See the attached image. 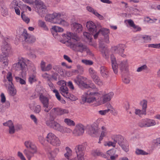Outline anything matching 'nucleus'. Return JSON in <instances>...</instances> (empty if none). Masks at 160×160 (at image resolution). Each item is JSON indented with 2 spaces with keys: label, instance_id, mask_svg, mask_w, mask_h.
<instances>
[{
  "label": "nucleus",
  "instance_id": "27",
  "mask_svg": "<svg viewBox=\"0 0 160 160\" xmlns=\"http://www.w3.org/2000/svg\"><path fill=\"white\" fill-rule=\"evenodd\" d=\"M87 9L88 11L94 14L100 19H103V16L99 14L96 10H94L92 7L88 6L87 7Z\"/></svg>",
  "mask_w": 160,
  "mask_h": 160
},
{
  "label": "nucleus",
  "instance_id": "26",
  "mask_svg": "<svg viewBox=\"0 0 160 160\" xmlns=\"http://www.w3.org/2000/svg\"><path fill=\"white\" fill-rule=\"evenodd\" d=\"M37 152V150L35 151L33 150H31L30 149H25L23 150L24 154L26 156L28 159H31V158L33 156L34 154Z\"/></svg>",
  "mask_w": 160,
  "mask_h": 160
},
{
  "label": "nucleus",
  "instance_id": "44",
  "mask_svg": "<svg viewBox=\"0 0 160 160\" xmlns=\"http://www.w3.org/2000/svg\"><path fill=\"white\" fill-rule=\"evenodd\" d=\"M21 18L23 20L27 23H28L29 22V18L23 12H21Z\"/></svg>",
  "mask_w": 160,
  "mask_h": 160
},
{
  "label": "nucleus",
  "instance_id": "51",
  "mask_svg": "<svg viewBox=\"0 0 160 160\" xmlns=\"http://www.w3.org/2000/svg\"><path fill=\"white\" fill-rule=\"evenodd\" d=\"M148 47L149 48L160 49V43L149 44Z\"/></svg>",
  "mask_w": 160,
  "mask_h": 160
},
{
  "label": "nucleus",
  "instance_id": "57",
  "mask_svg": "<svg viewBox=\"0 0 160 160\" xmlns=\"http://www.w3.org/2000/svg\"><path fill=\"white\" fill-rule=\"evenodd\" d=\"M53 92L55 93L56 97L57 99L59 101H61V96L60 95L57 89H53Z\"/></svg>",
  "mask_w": 160,
  "mask_h": 160
},
{
  "label": "nucleus",
  "instance_id": "3",
  "mask_svg": "<svg viewBox=\"0 0 160 160\" xmlns=\"http://www.w3.org/2000/svg\"><path fill=\"white\" fill-rule=\"evenodd\" d=\"M92 88H95V89L86 92L82 95V100L84 103L99 102V97L100 96V92L99 91L98 88H96L95 85H93Z\"/></svg>",
  "mask_w": 160,
  "mask_h": 160
},
{
  "label": "nucleus",
  "instance_id": "19",
  "mask_svg": "<svg viewBox=\"0 0 160 160\" xmlns=\"http://www.w3.org/2000/svg\"><path fill=\"white\" fill-rule=\"evenodd\" d=\"M24 145L27 149H29L31 150L35 151L37 150L36 145L30 140L25 141L24 142Z\"/></svg>",
  "mask_w": 160,
  "mask_h": 160
},
{
  "label": "nucleus",
  "instance_id": "9",
  "mask_svg": "<svg viewBox=\"0 0 160 160\" xmlns=\"http://www.w3.org/2000/svg\"><path fill=\"white\" fill-rule=\"evenodd\" d=\"M74 82L80 87H83L87 88L89 87V85L87 83V78L83 76L78 75L76 78L73 79Z\"/></svg>",
  "mask_w": 160,
  "mask_h": 160
},
{
  "label": "nucleus",
  "instance_id": "36",
  "mask_svg": "<svg viewBox=\"0 0 160 160\" xmlns=\"http://www.w3.org/2000/svg\"><path fill=\"white\" fill-rule=\"evenodd\" d=\"M73 27L75 29V30L77 32H81L82 30V25L78 23L75 22L73 24Z\"/></svg>",
  "mask_w": 160,
  "mask_h": 160
},
{
  "label": "nucleus",
  "instance_id": "22",
  "mask_svg": "<svg viewBox=\"0 0 160 160\" xmlns=\"http://www.w3.org/2000/svg\"><path fill=\"white\" fill-rule=\"evenodd\" d=\"M1 49L3 54H8L10 51V47L7 42H4L2 44Z\"/></svg>",
  "mask_w": 160,
  "mask_h": 160
},
{
  "label": "nucleus",
  "instance_id": "49",
  "mask_svg": "<svg viewBox=\"0 0 160 160\" xmlns=\"http://www.w3.org/2000/svg\"><path fill=\"white\" fill-rule=\"evenodd\" d=\"M148 69L147 66L146 65H144L138 67L137 69V72H138L143 71L144 70H147Z\"/></svg>",
  "mask_w": 160,
  "mask_h": 160
},
{
  "label": "nucleus",
  "instance_id": "7",
  "mask_svg": "<svg viewBox=\"0 0 160 160\" xmlns=\"http://www.w3.org/2000/svg\"><path fill=\"white\" fill-rule=\"evenodd\" d=\"M45 140L48 143L53 146L59 147L61 144L59 138L52 132H49L47 135Z\"/></svg>",
  "mask_w": 160,
  "mask_h": 160
},
{
  "label": "nucleus",
  "instance_id": "28",
  "mask_svg": "<svg viewBox=\"0 0 160 160\" xmlns=\"http://www.w3.org/2000/svg\"><path fill=\"white\" fill-rule=\"evenodd\" d=\"M88 133L93 137L96 136L98 133V130L96 127L91 126L88 131Z\"/></svg>",
  "mask_w": 160,
  "mask_h": 160
},
{
  "label": "nucleus",
  "instance_id": "58",
  "mask_svg": "<svg viewBox=\"0 0 160 160\" xmlns=\"http://www.w3.org/2000/svg\"><path fill=\"white\" fill-rule=\"evenodd\" d=\"M135 152L137 155H146L147 154L146 152H144L143 150L139 149H136Z\"/></svg>",
  "mask_w": 160,
  "mask_h": 160
},
{
  "label": "nucleus",
  "instance_id": "53",
  "mask_svg": "<svg viewBox=\"0 0 160 160\" xmlns=\"http://www.w3.org/2000/svg\"><path fill=\"white\" fill-rule=\"evenodd\" d=\"M84 153L77 154V157L74 158L77 160H84Z\"/></svg>",
  "mask_w": 160,
  "mask_h": 160
},
{
  "label": "nucleus",
  "instance_id": "32",
  "mask_svg": "<svg viewBox=\"0 0 160 160\" xmlns=\"http://www.w3.org/2000/svg\"><path fill=\"white\" fill-rule=\"evenodd\" d=\"M7 80L6 81V83L8 85H12L13 78L12 73L11 72H8L6 76Z\"/></svg>",
  "mask_w": 160,
  "mask_h": 160
},
{
  "label": "nucleus",
  "instance_id": "4",
  "mask_svg": "<svg viewBox=\"0 0 160 160\" xmlns=\"http://www.w3.org/2000/svg\"><path fill=\"white\" fill-rule=\"evenodd\" d=\"M111 61L112 68L115 74L118 73V66L121 72H124L128 71V65L127 60L119 61L117 63L115 57L113 55H112L111 56Z\"/></svg>",
  "mask_w": 160,
  "mask_h": 160
},
{
  "label": "nucleus",
  "instance_id": "40",
  "mask_svg": "<svg viewBox=\"0 0 160 160\" xmlns=\"http://www.w3.org/2000/svg\"><path fill=\"white\" fill-rule=\"evenodd\" d=\"M135 113V114L140 117H141V116L143 115H146V110H143L142 109V110L136 109Z\"/></svg>",
  "mask_w": 160,
  "mask_h": 160
},
{
  "label": "nucleus",
  "instance_id": "20",
  "mask_svg": "<svg viewBox=\"0 0 160 160\" xmlns=\"http://www.w3.org/2000/svg\"><path fill=\"white\" fill-rule=\"evenodd\" d=\"M99 71L101 76L105 78H107L109 76V70L107 68L104 66H101Z\"/></svg>",
  "mask_w": 160,
  "mask_h": 160
},
{
  "label": "nucleus",
  "instance_id": "47",
  "mask_svg": "<svg viewBox=\"0 0 160 160\" xmlns=\"http://www.w3.org/2000/svg\"><path fill=\"white\" fill-rule=\"evenodd\" d=\"M48 157L51 160H54V158L56 156L53 151L49 150L48 152Z\"/></svg>",
  "mask_w": 160,
  "mask_h": 160
},
{
  "label": "nucleus",
  "instance_id": "30",
  "mask_svg": "<svg viewBox=\"0 0 160 160\" xmlns=\"http://www.w3.org/2000/svg\"><path fill=\"white\" fill-rule=\"evenodd\" d=\"M101 51L103 56L105 58H108L109 55V52L107 47H103L101 45H100Z\"/></svg>",
  "mask_w": 160,
  "mask_h": 160
},
{
  "label": "nucleus",
  "instance_id": "15",
  "mask_svg": "<svg viewBox=\"0 0 160 160\" xmlns=\"http://www.w3.org/2000/svg\"><path fill=\"white\" fill-rule=\"evenodd\" d=\"M86 27L88 30L92 34H95L97 32L96 26L93 22H88L86 23Z\"/></svg>",
  "mask_w": 160,
  "mask_h": 160
},
{
  "label": "nucleus",
  "instance_id": "63",
  "mask_svg": "<svg viewBox=\"0 0 160 160\" xmlns=\"http://www.w3.org/2000/svg\"><path fill=\"white\" fill-rule=\"evenodd\" d=\"M60 116L66 114H67L69 113V111L67 109H64L60 108Z\"/></svg>",
  "mask_w": 160,
  "mask_h": 160
},
{
  "label": "nucleus",
  "instance_id": "54",
  "mask_svg": "<svg viewBox=\"0 0 160 160\" xmlns=\"http://www.w3.org/2000/svg\"><path fill=\"white\" fill-rule=\"evenodd\" d=\"M41 111V106L40 105H37L34 108V112L36 113H39Z\"/></svg>",
  "mask_w": 160,
  "mask_h": 160
},
{
  "label": "nucleus",
  "instance_id": "41",
  "mask_svg": "<svg viewBox=\"0 0 160 160\" xmlns=\"http://www.w3.org/2000/svg\"><path fill=\"white\" fill-rule=\"evenodd\" d=\"M64 122L69 126H74L75 125L74 122L73 120L69 118L65 119Z\"/></svg>",
  "mask_w": 160,
  "mask_h": 160
},
{
  "label": "nucleus",
  "instance_id": "48",
  "mask_svg": "<svg viewBox=\"0 0 160 160\" xmlns=\"http://www.w3.org/2000/svg\"><path fill=\"white\" fill-rule=\"evenodd\" d=\"M141 105L142 107V109L146 111L147 106V102L146 100H143L141 101Z\"/></svg>",
  "mask_w": 160,
  "mask_h": 160
},
{
  "label": "nucleus",
  "instance_id": "46",
  "mask_svg": "<svg viewBox=\"0 0 160 160\" xmlns=\"http://www.w3.org/2000/svg\"><path fill=\"white\" fill-rule=\"evenodd\" d=\"M38 25L41 27L43 28L45 30H48V28L47 27L44 21H42L41 20H39L38 23Z\"/></svg>",
  "mask_w": 160,
  "mask_h": 160
},
{
  "label": "nucleus",
  "instance_id": "12",
  "mask_svg": "<svg viewBox=\"0 0 160 160\" xmlns=\"http://www.w3.org/2000/svg\"><path fill=\"white\" fill-rule=\"evenodd\" d=\"M111 138L113 140V142L108 141L107 142L104 144L105 146H108L109 147L112 146L115 147L117 142H118L119 139L122 138V136L120 135L113 134L112 135Z\"/></svg>",
  "mask_w": 160,
  "mask_h": 160
},
{
  "label": "nucleus",
  "instance_id": "16",
  "mask_svg": "<svg viewBox=\"0 0 160 160\" xmlns=\"http://www.w3.org/2000/svg\"><path fill=\"white\" fill-rule=\"evenodd\" d=\"M118 143L121 146L122 149L125 152H127L129 151L128 144L126 141L124 140L122 136V139H119Z\"/></svg>",
  "mask_w": 160,
  "mask_h": 160
},
{
  "label": "nucleus",
  "instance_id": "6",
  "mask_svg": "<svg viewBox=\"0 0 160 160\" xmlns=\"http://www.w3.org/2000/svg\"><path fill=\"white\" fill-rule=\"evenodd\" d=\"M39 99L42 104L44 111L46 112H49L54 106L53 103L49 102V96H45L41 94L39 95Z\"/></svg>",
  "mask_w": 160,
  "mask_h": 160
},
{
  "label": "nucleus",
  "instance_id": "10",
  "mask_svg": "<svg viewBox=\"0 0 160 160\" xmlns=\"http://www.w3.org/2000/svg\"><path fill=\"white\" fill-rule=\"evenodd\" d=\"M60 16V14L59 13L53 12L52 14L47 15L45 17V19L47 21L56 24Z\"/></svg>",
  "mask_w": 160,
  "mask_h": 160
},
{
  "label": "nucleus",
  "instance_id": "14",
  "mask_svg": "<svg viewBox=\"0 0 160 160\" xmlns=\"http://www.w3.org/2000/svg\"><path fill=\"white\" fill-rule=\"evenodd\" d=\"M84 131L83 125L81 124H79L76 126L75 128L73 131V133L75 136H81L83 134Z\"/></svg>",
  "mask_w": 160,
  "mask_h": 160
},
{
  "label": "nucleus",
  "instance_id": "39",
  "mask_svg": "<svg viewBox=\"0 0 160 160\" xmlns=\"http://www.w3.org/2000/svg\"><path fill=\"white\" fill-rule=\"evenodd\" d=\"M28 80L30 84H32L34 82L36 81L37 80L36 75L35 74L29 75Z\"/></svg>",
  "mask_w": 160,
  "mask_h": 160
},
{
  "label": "nucleus",
  "instance_id": "64",
  "mask_svg": "<svg viewBox=\"0 0 160 160\" xmlns=\"http://www.w3.org/2000/svg\"><path fill=\"white\" fill-rule=\"evenodd\" d=\"M122 80L124 83L126 84H128L130 82V79L128 77H124L122 78Z\"/></svg>",
  "mask_w": 160,
  "mask_h": 160
},
{
  "label": "nucleus",
  "instance_id": "35",
  "mask_svg": "<svg viewBox=\"0 0 160 160\" xmlns=\"http://www.w3.org/2000/svg\"><path fill=\"white\" fill-rule=\"evenodd\" d=\"M84 148L81 145H77L75 148V150L76 154H80L84 153Z\"/></svg>",
  "mask_w": 160,
  "mask_h": 160
},
{
  "label": "nucleus",
  "instance_id": "38",
  "mask_svg": "<svg viewBox=\"0 0 160 160\" xmlns=\"http://www.w3.org/2000/svg\"><path fill=\"white\" fill-rule=\"evenodd\" d=\"M102 131L100 136V140H102L104 137L107 136L108 132L106 128L104 126L102 127Z\"/></svg>",
  "mask_w": 160,
  "mask_h": 160
},
{
  "label": "nucleus",
  "instance_id": "25",
  "mask_svg": "<svg viewBox=\"0 0 160 160\" xmlns=\"http://www.w3.org/2000/svg\"><path fill=\"white\" fill-rule=\"evenodd\" d=\"M40 67L41 69L43 71H50L52 68V66L51 64H48L46 66L45 62L43 61L41 62Z\"/></svg>",
  "mask_w": 160,
  "mask_h": 160
},
{
  "label": "nucleus",
  "instance_id": "2",
  "mask_svg": "<svg viewBox=\"0 0 160 160\" xmlns=\"http://www.w3.org/2000/svg\"><path fill=\"white\" fill-rule=\"evenodd\" d=\"M26 65L24 59L23 58H19L18 62L13 64V67L15 70L17 71L21 70V77L23 79L19 77H16L15 79L16 82H19L21 84L25 85L26 84L25 78L26 77Z\"/></svg>",
  "mask_w": 160,
  "mask_h": 160
},
{
  "label": "nucleus",
  "instance_id": "37",
  "mask_svg": "<svg viewBox=\"0 0 160 160\" xmlns=\"http://www.w3.org/2000/svg\"><path fill=\"white\" fill-rule=\"evenodd\" d=\"M60 17L58 18L56 23L61 24L64 26H67L69 24L65 20L62 19L63 15L60 14Z\"/></svg>",
  "mask_w": 160,
  "mask_h": 160
},
{
  "label": "nucleus",
  "instance_id": "55",
  "mask_svg": "<svg viewBox=\"0 0 160 160\" xmlns=\"http://www.w3.org/2000/svg\"><path fill=\"white\" fill-rule=\"evenodd\" d=\"M142 38L143 39L144 42H148L151 40V37L147 35H144L142 37Z\"/></svg>",
  "mask_w": 160,
  "mask_h": 160
},
{
  "label": "nucleus",
  "instance_id": "56",
  "mask_svg": "<svg viewBox=\"0 0 160 160\" xmlns=\"http://www.w3.org/2000/svg\"><path fill=\"white\" fill-rule=\"evenodd\" d=\"M89 72L92 78L93 77V76L97 75V72H96L92 68H90L89 69Z\"/></svg>",
  "mask_w": 160,
  "mask_h": 160
},
{
  "label": "nucleus",
  "instance_id": "62",
  "mask_svg": "<svg viewBox=\"0 0 160 160\" xmlns=\"http://www.w3.org/2000/svg\"><path fill=\"white\" fill-rule=\"evenodd\" d=\"M12 7L15 8V7H18V0H13L11 3Z\"/></svg>",
  "mask_w": 160,
  "mask_h": 160
},
{
  "label": "nucleus",
  "instance_id": "18",
  "mask_svg": "<svg viewBox=\"0 0 160 160\" xmlns=\"http://www.w3.org/2000/svg\"><path fill=\"white\" fill-rule=\"evenodd\" d=\"M60 109L59 107H56L52 108L50 111L49 112V118H56L57 116H60Z\"/></svg>",
  "mask_w": 160,
  "mask_h": 160
},
{
  "label": "nucleus",
  "instance_id": "52",
  "mask_svg": "<svg viewBox=\"0 0 160 160\" xmlns=\"http://www.w3.org/2000/svg\"><path fill=\"white\" fill-rule=\"evenodd\" d=\"M81 61L82 63L87 65H91L93 64V62L90 60L82 59Z\"/></svg>",
  "mask_w": 160,
  "mask_h": 160
},
{
  "label": "nucleus",
  "instance_id": "5",
  "mask_svg": "<svg viewBox=\"0 0 160 160\" xmlns=\"http://www.w3.org/2000/svg\"><path fill=\"white\" fill-rule=\"evenodd\" d=\"M25 3L31 4H35L36 9L39 15L41 17H43L47 12L46 6L40 0H22Z\"/></svg>",
  "mask_w": 160,
  "mask_h": 160
},
{
  "label": "nucleus",
  "instance_id": "43",
  "mask_svg": "<svg viewBox=\"0 0 160 160\" xmlns=\"http://www.w3.org/2000/svg\"><path fill=\"white\" fill-rule=\"evenodd\" d=\"M52 30L54 31L55 32H62L63 30L62 28L56 26H52Z\"/></svg>",
  "mask_w": 160,
  "mask_h": 160
},
{
  "label": "nucleus",
  "instance_id": "24",
  "mask_svg": "<svg viewBox=\"0 0 160 160\" xmlns=\"http://www.w3.org/2000/svg\"><path fill=\"white\" fill-rule=\"evenodd\" d=\"M100 32H101L103 36L104 37H105L107 36H109L110 31L109 29H108L106 28L100 29L98 32L94 34V37L95 39L97 38Z\"/></svg>",
  "mask_w": 160,
  "mask_h": 160
},
{
  "label": "nucleus",
  "instance_id": "60",
  "mask_svg": "<svg viewBox=\"0 0 160 160\" xmlns=\"http://www.w3.org/2000/svg\"><path fill=\"white\" fill-rule=\"evenodd\" d=\"M53 69L59 73H61V71L63 72V69H62V68L60 66H57L55 67H54Z\"/></svg>",
  "mask_w": 160,
  "mask_h": 160
},
{
  "label": "nucleus",
  "instance_id": "29",
  "mask_svg": "<svg viewBox=\"0 0 160 160\" xmlns=\"http://www.w3.org/2000/svg\"><path fill=\"white\" fill-rule=\"evenodd\" d=\"M59 91L62 95L65 97H68V89L66 86L61 87L60 88Z\"/></svg>",
  "mask_w": 160,
  "mask_h": 160
},
{
  "label": "nucleus",
  "instance_id": "23",
  "mask_svg": "<svg viewBox=\"0 0 160 160\" xmlns=\"http://www.w3.org/2000/svg\"><path fill=\"white\" fill-rule=\"evenodd\" d=\"M3 125L9 127V132L10 134H12L15 132L14 127L13 124L11 120H9L6 122L3 123Z\"/></svg>",
  "mask_w": 160,
  "mask_h": 160
},
{
  "label": "nucleus",
  "instance_id": "50",
  "mask_svg": "<svg viewBox=\"0 0 160 160\" xmlns=\"http://www.w3.org/2000/svg\"><path fill=\"white\" fill-rule=\"evenodd\" d=\"M83 35L84 37L86 38L90 42L91 41L92 38V35L91 34H90L88 32H83Z\"/></svg>",
  "mask_w": 160,
  "mask_h": 160
},
{
  "label": "nucleus",
  "instance_id": "45",
  "mask_svg": "<svg viewBox=\"0 0 160 160\" xmlns=\"http://www.w3.org/2000/svg\"><path fill=\"white\" fill-rule=\"evenodd\" d=\"M72 131L71 129L62 126L60 132L63 133H70Z\"/></svg>",
  "mask_w": 160,
  "mask_h": 160
},
{
  "label": "nucleus",
  "instance_id": "13",
  "mask_svg": "<svg viewBox=\"0 0 160 160\" xmlns=\"http://www.w3.org/2000/svg\"><path fill=\"white\" fill-rule=\"evenodd\" d=\"M22 36L23 38L26 42L29 43L33 42L36 41L35 38L30 34L27 33L26 30L24 29L23 32L22 34Z\"/></svg>",
  "mask_w": 160,
  "mask_h": 160
},
{
  "label": "nucleus",
  "instance_id": "17",
  "mask_svg": "<svg viewBox=\"0 0 160 160\" xmlns=\"http://www.w3.org/2000/svg\"><path fill=\"white\" fill-rule=\"evenodd\" d=\"M114 95L112 92H110L108 93L103 94L102 97V99L99 102L101 103H104L109 101L112 98Z\"/></svg>",
  "mask_w": 160,
  "mask_h": 160
},
{
  "label": "nucleus",
  "instance_id": "8",
  "mask_svg": "<svg viewBox=\"0 0 160 160\" xmlns=\"http://www.w3.org/2000/svg\"><path fill=\"white\" fill-rule=\"evenodd\" d=\"M55 119L49 118L46 121V124L50 128L60 132L62 126L55 120Z\"/></svg>",
  "mask_w": 160,
  "mask_h": 160
},
{
  "label": "nucleus",
  "instance_id": "61",
  "mask_svg": "<svg viewBox=\"0 0 160 160\" xmlns=\"http://www.w3.org/2000/svg\"><path fill=\"white\" fill-rule=\"evenodd\" d=\"M76 67L78 72L80 73H82L84 70L83 67L79 64L77 65Z\"/></svg>",
  "mask_w": 160,
  "mask_h": 160
},
{
  "label": "nucleus",
  "instance_id": "31",
  "mask_svg": "<svg viewBox=\"0 0 160 160\" xmlns=\"http://www.w3.org/2000/svg\"><path fill=\"white\" fill-rule=\"evenodd\" d=\"M92 78L93 82L98 86H102L104 84L103 81L100 79L97 75L93 76Z\"/></svg>",
  "mask_w": 160,
  "mask_h": 160
},
{
  "label": "nucleus",
  "instance_id": "42",
  "mask_svg": "<svg viewBox=\"0 0 160 160\" xmlns=\"http://www.w3.org/2000/svg\"><path fill=\"white\" fill-rule=\"evenodd\" d=\"M156 124V122L155 120L148 118V127H149L155 126Z\"/></svg>",
  "mask_w": 160,
  "mask_h": 160
},
{
  "label": "nucleus",
  "instance_id": "21",
  "mask_svg": "<svg viewBox=\"0 0 160 160\" xmlns=\"http://www.w3.org/2000/svg\"><path fill=\"white\" fill-rule=\"evenodd\" d=\"M8 54L0 55V62H1L3 68L8 66L9 61L8 59Z\"/></svg>",
  "mask_w": 160,
  "mask_h": 160
},
{
  "label": "nucleus",
  "instance_id": "1",
  "mask_svg": "<svg viewBox=\"0 0 160 160\" xmlns=\"http://www.w3.org/2000/svg\"><path fill=\"white\" fill-rule=\"evenodd\" d=\"M62 36L64 39L67 38L66 42L69 43L68 46L73 50L81 52L87 50V47L80 42L81 38L76 34L68 32L63 34Z\"/></svg>",
  "mask_w": 160,
  "mask_h": 160
},
{
  "label": "nucleus",
  "instance_id": "34",
  "mask_svg": "<svg viewBox=\"0 0 160 160\" xmlns=\"http://www.w3.org/2000/svg\"><path fill=\"white\" fill-rule=\"evenodd\" d=\"M5 84L8 88L10 95L12 96H14L16 94V91L14 88L13 84H12V85H8L6 83Z\"/></svg>",
  "mask_w": 160,
  "mask_h": 160
},
{
  "label": "nucleus",
  "instance_id": "59",
  "mask_svg": "<svg viewBox=\"0 0 160 160\" xmlns=\"http://www.w3.org/2000/svg\"><path fill=\"white\" fill-rule=\"evenodd\" d=\"M138 125L141 128H145L144 119L140 120L138 123Z\"/></svg>",
  "mask_w": 160,
  "mask_h": 160
},
{
  "label": "nucleus",
  "instance_id": "33",
  "mask_svg": "<svg viewBox=\"0 0 160 160\" xmlns=\"http://www.w3.org/2000/svg\"><path fill=\"white\" fill-rule=\"evenodd\" d=\"M65 150L66 152L64 154V157L68 160H69L72 155V151L68 147H66Z\"/></svg>",
  "mask_w": 160,
  "mask_h": 160
},
{
  "label": "nucleus",
  "instance_id": "11",
  "mask_svg": "<svg viewBox=\"0 0 160 160\" xmlns=\"http://www.w3.org/2000/svg\"><path fill=\"white\" fill-rule=\"evenodd\" d=\"M125 45L124 44H119L112 47L111 51L114 53L119 54L122 56L124 57V55H122L124 51Z\"/></svg>",
  "mask_w": 160,
  "mask_h": 160
}]
</instances>
